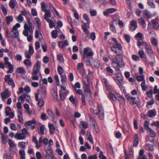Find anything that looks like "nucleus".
Listing matches in <instances>:
<instances>
[{
  "mask_svg": "<svg viewBox=\"0 0 159 159\" xmlns=\"http://www.w3.org/2000/svg\"><path fill=\"white\" fill-rule=\"evenodd\" d=\"M24 28L23 34L25 36L27 37V40L30 42L32 39L34 28L31 25L25 23L24 25Z\"/></svg>",
  "mask_w": 159,
  "mask_h": 159,
  "instance_id": "f257e3e1",
  "label": "nucleus"
},
{
  "mask_svg": "<svg viewBox=\"0 0 159 159\" xmlns=\"http://www.w3.org/2000/svg\"><path fill=\"white\" fill-rule=\"evenodd\" d=\"M20 25L19 23H16L14 25L12 29L9 33V31L7 30L6 31V35L7 38H16L19 36V31L17 30V28L20 27Z\"/></svg>",
  "mask_w": 159,
  "mask_h": 159,
  "instance_id": "f03ea898",
  "label": "nucleus"
},
{
  "mask_svg": "<svg viewBox=\"0 0 159 159\" xmlns=\"http://www.w3.org/2000/svg\"><path fill=\"white\" fill-rule=\"evenodd\" d=\"M116 58L117 63L113 59L111 63V65L112 66L115 68L116 70L117 71L119 70L118 68V66L121 68H123L125 64L121 55H116Z\"/></svg>",
  "mask_w": 159,
  "mask_h": 159,
  "instance_id": "7ed1b4c3",
  "label": "nucleus"
},
{
  "mask_svg": "<svg viewBox=\"0 0 159 159\" xmlns=\"http://www.w3.org/2000/svg\"><path fill=\"white\" fill-rule=\"evenodd\" d=\"M82 54V57L85 58V57L92 56L93 54V52L90 48L87 47L84 49L83 52Z\"/></svg>",
  "mask_w": 159,
  "mask_h": 159,
  "instance_id": "20e7f679",
  "label": "nucleus"
},
{
  "mask_svg": "<svg viewBox=\"0 0 159 159\" xmlns=\"http://www.w3.org/2000/svg\"><path fill=\"white\" fill-rule=\"evenodd\" d=\"M41 62L37 61L35 65L34 66L33 70L31 73L32 75H37L39 73V70L40 68Z\"/></svg>",
  "mask_w": 159,
  "mask_h": 159,
  "instance_id": "39448f33",
  "label": "nucleus"
},
{
  "mask_svg": "<svg viewBox=\"0 0 159 159\" xmlns=\"http://www.w3.org/2000/svg\"><path fill=\"white\" fill-rule=\"evenodd\" d=\"M4 81L6 83H7L9 85H11L12 87H15V84L13 80L11 78L10 75H7L5 76Z\"/></svg>",
  "mask_w": 159,
  "mask_h": 159,
  "instance_id": "423d86ee",
  "label": "nucleus"
},
{
  "mask_svg": "<svg viewBox=\"0 0 159 159\" xmlns=\"http://www.w3.org/2000/svg\"><path fill=\"white\" fill-rule=\"evenodd\" d=\"M145 44V48L146 51L150 56L152 58H154L155 55L151 46L144 43Z\"/></svg>",
  "mask_w": 159,
  "mask_h": 159,
  "instance_id": "0eeeda50",
  "label": "nucleus"
},
{
  "mask_svg": "<svg viewBox=\"0 0 159 159\" xmlns=\"http://www.w3.org/2000/svg\"><path fill=\"white\" fill-rule=\"evenodd\" d=\"M8 58L7 57L4 58L5 64L7 67L9 68V70L7 71L8 73H11L13 71V66L8 61Z\"/></svg>",
  "mask_w": 159,
  "mask_h": 159,
  "instance_id": "6e6552de",
  "label": "nucleus"
},
{
  "mask_svg": "<svg viewBox=\"0 0 159 159\" xmlns=\"http://www.w3.org/2000/svg\"><path fill=\"white\" fill-rule=\"evenodd\" d=\"M117 71L118 73L115 74V75L117 78V79L115 80L116 83L119 82L121 84H124V82L123 80V78L120 73V71L119 70H118Z\"/></svg>",
  "mask_w": 159,
  "mask_h": 159,
  "instance_id": "1a4fd4ad",
  "label": "nucleus"
},
{
  "mask_svg": "<svg viewBox=\"0 0 159 159\" xmlns=\"http://www.w3.org/2000/svg\"><path fill=\"white\" fill-rule=\"evenodd\" d=\"M97 108L98 111L99 117L100 120H102L104 117V112L101 105L98 104Z\"/></svg>",
  "mask_w": 159,
  "mask_h": 159,
  "instance_id": "9d476101",
  "label": "nucleus"
},
{
  "mask_svg": "<svg viewBox=\"0 0 159 159\" xmlns=\"http://www.w3.org/2000/svg\"><path fill=\"white\" fill-rule=\"evenodd\" d=\"M117 48L119 50H121L122 49V47L120 44L119 43H117L113 44V46L111 47V49L112 52L116 54L117 53L116 50Z\"/></svg>",
  "mask_w": 159,
  "mask_h": 159,
  "instance_id": "9b49d317",
  "label": "nucleus"
},
{
  "mask_svg": "<svg viewBox=\"0 0 159 159\" xmlns=\"http://www.w3.org/2000/svg\"><path fill=\"white\" fill-rule=\"evenodd\" d=\"M89 22L84 23V25L81 26L83 30L85 33V34L87 35V36L89 34V32L88 29L89 28Z\"/></svg>",
  "mask_w": 159,
  "mask_h": 159,
  "instance_id": "f8f14e48",
  "label": "nucleus"
},
{
  "mask_svg": "<svg viewBox=\"0 0 159 159\" xmlns=\"http://www.w3.org/2000/svg\"><path fill=\"white\" fill-rule=\"evenodd\" d=\"M11 92L8 89L6 90L4 92L1 93V95L2 100L8 98L11 95Z\"/></svg>",
  "mask_w": 159,
  "mask_h": 159,
  "instance_id": "ddd939ff",
  "label": "nucleus"
},
{
  "mask_svg": "<svg viewBox=\"0 0 159 159\" xmlns=\"http://www.w3.org/2000/svg\"><path fill=\"white\" fill-rule=\"evenodd\" d=\"M47 112L48 117L52 118L53 119V121L55 122H56L57 121V120L54 117L55 115L53 113L52 110L49 109H47Z\"/></svg>",
  "mask_w": 159,
  "mask_h": 159,
  "instance_id": "4468645a",
  "label": "nucleus"
},
{
  "mask_svg": "<svg viewBox=\"0 0 159 159\" xmlns=\"http://www.w3.org/2000/svg\"><path fill=\"white\" fill-rule=\"evenodd\" d=\"M117 11V9L114 8H110L107 10L106 11L103 12L104 16H108L109 14H112Z\"/></svg>",
  "mask_w": 159,
  "mask_h": 159,
  "instance_id": "2eb2a0df",
  "label": "nucleus"
},
{
  "mask_svg": "<svg viewBox=\"0 0 159 159\" xmlns=\"http://www.w3.org/2000/svg\"><path fill=\"white\" fill-rule=\"evenodd\" d=\"M130 30L132 31H134L137 27V25L136 21L134 20H132L130 23Z\"/></svg>",
  "mask_w": 159,
  "mask_h": 159,
  "instance_id": "dca6fc26",
  "label": "nucleus"
},
{
  "mask_svg": "<svg viewBox=\"0 0 159 159\" xmlns=\"http://www.w3.org/2000/svg\"><path fill=\"white\" fill-rule=\"evenodd\" d=\"M36 123V121L35 119H33L32 120H30L25 122V125L27 128L29 129L30 126L33 124L35 125Z\"/></svg>",
  "mask_w": 159,
  "mask_h": 159,
  "instance_id": "f3484780",
  "label": "nucleus"
},
{
  "mask_svg": "<svg viewBox=\"0 0 159 159\" xmlns=\"http://www.w3.org/2000/svg\"><path fill=\"white\" fill-rule=\"evenodd\" d=\"M90 65L92 67L98 68L100 66L99 61L98 60H93L91 61Z\"/></svg>",
  "mask_w": 159,
  "mask_h": 159,
  "instance_id": "a211bd4d",
  "label": "nucleus"
},
{
  "mask_svg": "<svg viewBox=\"0 0 159 159\" xmlns=\"http://www.w3.org/2000/svg\"><path fill=\"white\" fill-rule=\"evenodd\" d=\"M68 43L66 40H65L64 41H60L58 42V46L60 48H63L64 46H68Z\"/></svg>",
  "mask_w": 159,
  "mask_h": 159,
  "instance_id": "6ab92c4d",
  "label": "nucleus"
},
{
  "mask_svg": "<svg viewBox=\"0 0 159 159\" xmlns=\"http://www.w3.org/2000/svg\"><path fill=\"white\" fill-rule=\"evenodd\" d=\"M152 25L153 28L155 29H157L159 27L158 20L155 19L151 20Z\"/></svg>",
  "mask_w": 159,
  "mask_h": 159,
  "instance_id": "aec40b11",
  "label": "nucleus"
},
{
  "mask_svg": "<svg viewBox=\"0 0 159 159\" xmlns=\"http://www.w3.org/2000/svg\"><path fill=\"white\" fill-rule=\"evenodd\" d=\"M83 64L82 63H79L77 66V69L79 73L81 74L84 73Z\"/></svg>",
  "mask_w": 159,
  "mask_h": 159,
  "instance_id": "412c9836",
  "label": "nucleus"
},
{
  "mask_svg": "<svg viewBox=\"0 0 159 159\" xmlns=\"http://www.w3.org/2000/svg\"><path fill=\"white\" fill-rule=\"evenodd\" d=\"M17 117L20 123H23V120L22 117V112L20 109H18L17 111Z\"/></svg>",
  "mask_w": 159,
  "mask_h": 159,
  "instance_id": "4be33fe9",
  "label": "nucleus"
},
{
  "mask_svg": "<svg viewBox=\"0 0 159 159\" xmlns=\"http://www.w3.org/2000/svg\"><path fill=\"white\" fill-rule=\"evenodd\" d=\"M25 138V136L23 134L16 133L15 136V138L17 140H22Z\"/></svg>",
  "mask_w": 159,
  "mask_h": 159,
  "instance_id": "5701e85b",
  "label": "nucleus"
},
{
  "mask_svg": "<svg viewBox=\"0 0 159 159\" xmlns=\"http://www.w3.org/2000/svg\"><path fill=\"white\" fill-rule=\"evenodd\" d=\"M82 81L83 83V87L89 86V80L87 77H83Z\"/></svg>",
  "mask_w": 159,
  "mask_h": 159,
  "instance_id": "b1692460",
  "label": "nucleus"
},
{
  "mask_svg": "<svg viewBox=\"0 0 159 159\" xmlns=\"http://www.w3.org/2000/svg\"><path fill=\"white\" fill-rule=\"evenodd\" d=\"M157 113V111L155 110H151L148 111V115L149 117H153L156 116Z\"/></svg>",
  "mask_w": 159,
  "mask_h": 159,
  "instance_id": "393cba45",
  "label": "nucleus"
},
{
  "mask_svg": "<svg viewBox=\"0 0 159 159\" xmlns=\"http://www.w3.org/2000/svg\"><path fill=\"white\" fill-rule=\"evenodd\" d=\"M116 97V100H117L120 103L123 104L125 103V98L122 96L117 93Z\"/></svg>",
  "mask_w": 159,
  "mask_h": 159,
  "instance_id": "a878e982",
  "label": "nucleus"
},
{
  "mask_svg": "<svg viewBox=\"0 0 159 159\" xmlns=\"http://www.w3.org/2000/svg\"><path fill=\"white\" fill-rule=\"evenodd\" d=\"M57 60L60 63H62L64 61L63 55L62 53H59L57 55Z\"/></svg>",
  "mask_w": 159,
  "mask_h": 159,
  "instance_id": "bb28decb",
  "label": "nucleus"
},
{
  "mask_svg": "<svg viewBox=\"0 0 159 159\" xmlns=\"http://www.w3.org/2000/svg\"><path fill=\"white\" fill-rule=\"evenodd\" d=\"M45 14L44 16V19L47 21L48 19H50L48 18H50L51 17V13L50 10H48L45 11Z\"/></svg>",
  "mask_w": 159,
  "mask_h": 159,
  "instance_id": "cd10ccee",
  "label": "nucleus"
},
{
  "mask_svg": "<svg viewBox=\"0 0 159 159\" xmlns=\"http://www.w3.org/2000/svg\"><path fill=\"white\" fill-rule=\"evenodd\" d=\"M138 22L142 26L143 29H145L146 26V24L144 20L142 18H141L138 19Z\"/></svg>",
  "mask_w": 159,
  "mask_h": 159,
  "instance_id": "c85d7f7f",
  "label": "nucleus"
},
{
  "mask_svg": "<svg viewBox=\"0 0 159 159\" xmlns=\"http://www.w3.org/2000/svg\"><path fill=\"white\" fill-rule=\"evenodd\" d=\"M139 143V137L138 134L135 135L134 137V141L133 143V146L136 147L137 146Z\"/></svg>",
  "mask_w": 159,
  "mask_h": 159,
  "instance_id": "c756f323",
  "label": "nucleus"
},
{
  "mask_svg": "<svg viewBox=\"0 0 159 159\" xmlns=\"http://www.w3.org/2000/svg\"><path fill=\"white\" fill-rule=\"evenodd\" d=\"M38 124L39 125V133H40L42 135H44V131L45 130V125L39 123H38Z\"/></svg>",
  "mask_w": 159,
  "mask_h": 159,
  "instance_id": "7c9ffc66",
  "label": "nucleus"
},
{
  "mask_svg": "<svg viewBox=\"0 0 159 159\" xmlns=\"http://www.w3.org/2000/svg\"><path fill=\"white\" fill-rule=\"evenodd\" d=\"M60 88L61 89L60 90V93L63 92L62 94L66 96L69 93V91L66 90V87L63 86L61 85Z\"/></svg>",
  "mask_w": 159,
  "mask_h": 159,
  "instance_id": "2f4dec72",
  "label": "nucleus"
},
{
  "mask_svg": "<svg viewBox=\"0 0 159 159\" xmlns=\"http://www.w3.org/2000/svg\"><path fill=\"white\" fill-rule=\"evenodd\" d=\"M138 54L141 58H146V54L143 49H141L138 51Z\"/></svg>",
  "mask_w": 159,
  "mask_h": 159,
  "instance_id": "473e14b6",
  "label": "nucleus"
},
{
  "mask_svg": "<svg viewBox=\"0 0 159 159\" xmlns=\"http://www.w3.org/2000/svg\"><path fill=\"white\" fill-rule=\"evenodd\" d=\"M127 99L131 105L136 103L135 102L136 98L135 97L129 96L127 97Z\"/></svg>",
  "mask_w": 159,
  "mask_h": 159,
  "instance_id": "72a5a7b5",
  "label": "nucleus"
},
{
  "mask_svg": "<svg viewBox=\"0 0 159 159\" xmlns=\"http://www.w3.org/2000/svg\"><path fill=\"white\" fill-rule=\"evenodd\" d=\"M43 142V139L42 137H40L39 138V141L37 140V145H36L35 147L37 148H39L42 145V142Z\"/></svg>",
  "mask_w": 159,
  "mask_h": 159,
  "instance_id": "f704fd0d",
  "label": "nucleus"
},
{
  "mask_svg": "<svg viewBox=\"0 0 159 159\" xmlns=\"http://www.w3.org/2000/svg\"><path fill=\"white\" fill-rule=\"evenodd\" d=\"M148 133L151 137H155L156 136V133L151 128L147 130Z\"/></svg>",
  "mask_w": 159,
  "mask_h": 159,
  "instance_id": "c9c22d12",
  "label": "nucleus"
},
{
  "mask_svg": "<svg viewBox=\"0 0 159 159\" xmlns=\"http://www.w3.org/2000/svg\"><path fill=\"white\" fill-rule=\"evenodd\" d=\"M114 21H113L110 22V29L111 30L113 33H116V29L114 25Z\"/></svg>",
  "mask_w": 159,
  "mask_h": 159,
  "instance_id": "e433bc0d",
  "label": "nucleus"
},
{
  "mask_svg": "<svg viewBox=\"0 0 159 159\" xmlns=\"http://www.w3.org/2000/svg\"><path fill=\"white\" fill-rule=\"evenodd\" d=\"M86 136L88 137L87 138V139L88 140L90 143L93 144V138L92 136L89 132H88L86 134Z\"/></svg>",
  "mask_w": 159,
  "mask_h": 159,
  "instance_id": "4c0bfd02",
  "label": "nucleus"
},
{
  "mask_svg": "<svg viewBox=\"0 0 159 159\" xmlns=\"http://www.w3.org/2000/svg\"><path fill=\"white\" fill-rule=\"evenodd\" d=\"M125 159H133V155L132 152H129V153L128 155L125 151Z\"/></svg>",
  "mask_w": 159,
  "mask_h": 159,
  "instance_id": "58836bf2",
  "label": "nucleus"
},
{
  "mask_svg": "<svg viewBox=\"0 0 159 159\" xmlns=\"http://www.w3.org/2000/svg\"><path fill=\"white\" fill-rule=\"evenodd\" d=\"M16 70L18 73L20 74H25V69L22 67L17 68Z\"/></svg>",
  "mask_w": 159,
  "mask_h": 159,
  "instance_id": "ea45409f",
  "label": "nucleus"
},
{
  "mask_svg": "<svg viewBox=\"0 0 159 159\" xmlns=\"http://www.w3.org/2000/svg\"><path fill=\"white\" fill-rule=\"evenodd\" d=\"M49 7H50V8H52L53 9V10L55 12V14H56V16H57L58 17L60 18H61V16H60L58 12L56 10V9L52 5V4H50Z\"/></svg>",
  "mask_w": 159,
  "mask_h": 159,
  "instance_id": "a19ab883",
  "label": "nucleus"
},
{
  "mask_svg": "<svg viewBox=\"0 0 159 159\" xmlns=\"http://www.w3.org/2000/svg\"><path fill=\"white\" fill-rule=\"evenodd\" d=\"M84 91L89 93L90 97H91V92L89 86H84Z\"/></svg>",
  "mask_w": 159,
  "mask_h": 159,
  "instance_id": "79ce46f5",
  "label": "nucleus"
},
{
  "mask_svg": "<svg viewBox=\"0 0 159 159\" xmlns=\"http://www.w3.org/2000/svg\"><path fill=\"white\" fill-rule=\"evenodd\" d=\"M117 94L116 93L115 95H114L113 93H109L108 97L114 101L116 100Z\"/></svg>",
  "mask_w": 159,
  "mask_h": 159,
  "instance_id": "37998d69",
  "label": "nucleus"
},
{
  "mask_svg": "<svg viewBox=\"0 0 159 159\" xmlns=\"http://www.w3.org/2000/svg\"><path fill=\"white\" fill-rule=\"evenodd\" d=\"M69 100L74 105H76L77 103V101L75 99L73 95L71 96L69 98Z\"/></svg>",
  "mask_w": 159,
  "mask_h": 159,
  "instance_id": "c03bdc74",
  "label": "nucleus"
},
{
  "mask_svg": "<svg viewBox=\"0 0 159 159\" xmlns=\"http://www.w3.org/2000/svg\"><path fill=\"white\" fill-rule=\"evenodd\" d=\"M23 63L25 65L28 66H30L32 65L31 60L28 59H25Z\"/></svg>",
  "mask_w": 159,
  "mask_h": 159,
  "instance_id": "a18cd8bd",
  "label": "nucleus"
},
{
  "mask_svg": "<svg viewBox=\"0 0 159 159\" xmlns=\"http://www.w3.org/2000/svg\"><path fill=\"white\" fill-rule=\"evenodd\" d=\"M7 136L6 134L2 135V142L3 144H6L7 142Z\"/></svg>",
  "mask_w": 159,
  "mask_h": 159,
  "instance_id": "49530a36",
  "label": "nucleus"
},
{
  "mask_svg": "<svg viewBox=\"0 0 159 159\" xmlns=\"http://www.w3.org/2000/svg\"><path fill=\"white\" fill-rule=\"evenodd\" d=\"M25 99L29 103L32 104V101L30 96L26 93H25Z\"/></svg>",
  "mask_w": 159,
  "mask_h": 159,
  "instance_id": "de8ad7c7",
  "label": "nucleus"
},
{
  "mask_svg": "<svg viewBox=\"0 0 159 159\" xmlns=\"http://www.w3.org/2000/svg\"><path fill=\"white\" fill-rule=\"evenodd\" d=\"M18 99L19 101H20L21 103H23L24 102L25 99V93L20 96L18 98Z\"/></svg>",
  "mask_w": 159,
  "mask_h": 159,
  "instance_id": "09e8293b",
  "label": "nucleus"
},
{
  "mask_svg": "<svg viewBox=\"0 0 159 159\" xmlns=\"http://www.w3.org/2000/svg\"><path fill=\"white\" fill-rule=\"evenodd\" d=\"M80 124L83 128L86 129L88 128V125L86 121H81Z\"/></svg>",
  "mask_w": 159,
  "mask_h": 159,
  "instance_id": "8fccbe9b",
  "label": "nucleus"
},
{
  "mask_svg": "<svg viewBox=\"0 0 159 159\" xmlns=\"http://www.w3.org/2000/svg\"><path fill=\"white\" fill-rule=\"evenodd\" d=\"M13 20V17L12 16H7L6 18V21L7 22V23L8 25H9L11 22Z\"/></svg>",
  "mask_w": 159,
  "mask_h": 159,
  "instance_id": "3c124183",
  "label": "nucleus"
},
{
  "mask_svg": "<svg viewBox=\"0 0 159 159\" xmlns=\"http://www.w3.org/2000/svg\"><path fill=\"white\" fill-rule=\"evenodd\" d=\"M61 82L63 84H66V77L65 74H63V75H61Z\"/></svg>",
  "mask_w": 159,
  "mask_h": 159,
  "instance_id": "603ef678",
  "label": "nucleus"
},
{
  "mask_svg": "<svg viewBox=\"0 0 159 159\" xmlns=\"http://www.w3.org/2000/svg\"><path fill=\"white\" fill-rule=\"evenodd\" d=\"M136 78L137 81L139 82L142 81L143 80H144V76L143 75H141L137 76Z\"/></svg>",
  "mask_w": 159,
  "mask_h": 159,
  "instance_id": "864d4df0",
  "label": "nucleus"
},
{
  "mask_svg": "<svg viewBox=\"0 0 159 159\" xmlns=\"http://www.w3.org/2000/svg\"><path fill=\"white\" fill-rule=\"evenodd\" d=\"M146 148V149H149L150 151H153L154 150L153 145L149 144H147L145 145Z\"/></svg>",
  "mask_w": 159,
  "mask_h": 159,
  "instance_id": "5fc2aeb1",
  "label": "nucleus"
},
{
  "mask_svg": "<svg viewBox=\"0 0 159 159\" xmlns=\"http://www.w3.org/2000/svg\"><path fill=\"white\" fill-rule=\"evenodd\" d=\"M137 45L138 47H139L142 45H144L145 47V44H144V43L148 44L146 42L143 41H142V40L141 41L140 39H137Z\"/></svg>",
  "mask_w": 159,
  "mask_h": 159,
  "instance_id": "6e6d98bb",
  "label": "nucleus"
},
{
  "mask_svg": "<svg viewBox=\"0 0 159 159\" xmlns=\"http://www.w3.org/2000/svg\"><path fill=\"white\" fill-rule=\"evenodd\" d=\"M143 37V34L140 32L136 34L134 36V38L137 40V39H141V40H142V38Z\"/></svg>",
  "mask_w": 159,
  "mask_h": 159,
  "instance_id": "4d7b16f0",
  "label": "nucleus"
},
{
  "mask_svg": "<svg viewBox=\"0 0 159 159\" xmlns=\"http://www.w3.org/2000/svg\"><path fill=\"white\" fill-rule=\"evenodd\" d=\"M48 127L49 129L50 132L52 133H53L54 132V127L53 124L49 123L48 124Z\"/></svg>",
  "mask_w": 159,
  "mask_h": 159,
  "instance_id": "13d9d810",
  "label": "nucleus"
},
{
  "mask_svg": "<svg viewBox=\"0 0 159 159\" xmlns=\"http://www.w3.org/2000/svg\"><path fill=\"white\" fill-rule=\"evenodd\" d=\"M57 71L60 76H61V75H63V74H65L61 66H59L58 67Z\"/></svg>",
  "mask_w": 159,
  "mask_h": 159,
  "instance_id": "bf43d9fd",
  "label": "nucleus"
},
{
  "mask_svg": "<svg viewBox=\"0 0 159 159\" xmlns=\"http://www.w3.org/2000/svg\"><path fill=\"white\" fill-rule=\"evenodd\" d=\"M38 105L39 107H42L44 105V102L42 99H40L38 100Z\"/></svg>",
  "mask_w": 159,
  "mask_h": 159,
  "instance_id": "052dcab7",
  "label": "nucleus"
},
{
  "mask_svg": "<svg viewBox=\"0 0 159 159\" xmlns=\"http://www.w3.org/2000/svg\"><path fill=\"white\" fill-rule=\"evenodd\" d=\"M47 91L46 89L44 88H42L40 94L42 97H44L46 95Z\"/></svg>",
  "mask_w": 159,
  "mask_h": 159,
  "instance_id": "680f3d73",
  "label": "nucleus"
},
{
  "mask_svg": "<svg viewBox=\"0 0 159 159\" xmlns=\"http://www.w3.org/2000/svg\"><path fill=\"white\" fill-rule=\"evenodd\" d=\"M141 86L143 91H145L146 90L147 87L145 85V80H143L141 84Z\"/></svg>",
  "mask_w": 159,
  "mask_h": 159,
  "instance_id": "e2e57ef3",
  "label": "nucleus"
},
{
  "mask_svg": "<svg viewBox=\"0 0 159 159\" xmlns=\"http://www.w3.org/2000/svg\"><path fill=\"white\" fill-rule=\"evenodd\" d=\"M1 8L4 15L5 16L7 14V10L3 5L2 4L1 5Z\"/></svg>",
  "mask_w": 159,
  "mask_h": 159,
  "instance_id": "0e129e2a",
  "label": "nucleus"
},
{
  "mask_svg": "<svg viewBox=\"0 0 159 159\" xmlns=\"http://www.w3.org/2000/svg\"><path fill=\"white\" fill-rule=\"evenodd\" d=\"M40 117L41 119L43 120H46L48 118V116L44 113H42Z\"/></svg>",
  "mask_w": 159,
  "mask_h": 159,
  "instance_id": "69168bd1",
  "label": "nucleus"
},
{
  "mask_svg": "<svg viewBox=\"0 0 159 159\" xmlns=\"http://www.w3.org/2000/svg\"><path fill=\"white\" fill-rule=\"evenodd\" d=\"M52 37L53 39H56L58 36V34L56 30H54L51 32Z\"/></svg>",
  "mask_w": 159,
  "mask_h": 159,
  "instance_id": "338daca9",
  "label": "nucleus"
},
{
  "mask_svg": "<svg viewBox=\"0 0 159 159\" xmlns=\"http://www.w3.org/2000/svg\"><path fill=\"white\" fill-rule=\"evenodd\" d=\"M144 14L147 17L148 19L151 18L152 17V15L148 11H145Z\"/></svg>",
  "mask_w": 159,
  "mask_h": 159,
  "instance_id": "774afa93",
  "label": "nucleus"
}]
</instances>
